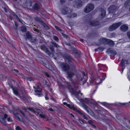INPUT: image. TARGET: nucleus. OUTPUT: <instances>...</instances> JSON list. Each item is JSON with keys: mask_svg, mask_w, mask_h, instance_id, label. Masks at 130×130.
<instances>
[{"mask_svg": "<svg viewBox=\"0 0 130 130\" xmlns=\"http://www.w3.org/2000/svg\"><path fill=\"white\" fill-rule=\"evenodd\" d=\"M28 109L29 110L31 111L32 112H34V113L35 112V110L33 108H28Z\"/></svg>", "mask_w": 130, "mask_h": 130, "instance_id": "ea45409f", "label": "nucleus"}, {"mask_svg": "<svg viewBox=\"0 0 130 130\" xmlns=\"http://www.w3.org/2000/svg\"><path fill=\"white\" fill-rule=\"evenodd\" d=\"M33 3V2H31L30 0H28L26 2L25 4L27 7H30Z\"/></svg>", "mask_w": 130, "mask_h": 130, "instance_id": "412c9836", "label": "nucleus"}, {"mask_svg": "<svg viewBox=\"0 0 130 130\" xmlns=\"http://www.w3.org/2000/svg\"><path fill=\"white\" fill-rule=\"evenodd\" d=\"M127 37L130 39V31H128L127 32Z\"/></svg>", "mask_w": 130, "mask_h": 130, "instance_id": "09e8293b", "label": "nucleus"}, {"mask_svg": "<svg viewBox=\"0 0 130 130\" xmlns=\"http://www.w3.org/2000/svg\"><path fill=\"white\" fill-rule=\"evenodd\" d=\"M7 119L8 121L11 122H12V120L11 119V118L10 117L8 118Z\"/></svg>", "mask_w": 130, "mask_h": 130, "instance_id": "603ef678", "label": "nucleus"}, {"mask_svg": "<svg viewBox=\"0 0 130 130\" xmlns=\"http://www.w3.org/2000/svg\"><path fill=\"white\" fill-rule=\"evenodd\" d=\"M114 42L111 40L108 39L107 41V44H108L111 46H113L114 45Z\"/></svg>", "mask_w": 130, "mask_h": 130, "instance_id": "b1692460", "label": "nucleus"}, {"mask_svg": "<svg viewBox=\"0 0 130 130\" xmlns=\"http://www.w3.org/2000/svg\"><path fill=\"white\" fill-rule=\"evenodd\" d=\"M21 30L22 32H25L26 30V28L24 26H22L21 28Z\"/></svg>", "mask_w": 130, "mask_h": 130, "instance_id": "2f4dec72", "label": "nucleus"}, {"mask_svg": "<svg viewBox=\"0 0 130 130\" xmlns=\"http://www.w3.org/2000/svg\"><path fill=\"white\" fill-rule=\"evenodd\" d=\"M121 30L122 31L126 32L128 30V27L127 25L124 24L120 27Z\"/></svg>", "mask_w": 130, "mask_h": 130, "instance_id": "2eb2a0df", "label": "nucleus"}, {"mask_svg": "<svg viewBox=\"0 0 130 130\" xmlns=\"http://www.w3.org/2000/svg\"><path fill=\"white\" fill-rule=\"evenodd\" d=\"M98 49H99L100 50H103L104 49L103 47H100L98 48Z\"/></svg>", "mask_w": 130, "mask_h": 130, "instance_id": "13d9d810", "label": "nucleus"}, {"mask_svg": "<svg viewBox=\"0 0 130 130\" xmlns=\"http://www.w3.org/2000/svg\"><path fill=\"white\" fill-rule=\"evenodd\" d=\"M86 22L87 24L91 26H95L99 25L100 24V22L98 21H93L91 20V17L90 16L86 17Z\"/></svg>", "mask_w": 130, "mask_h": 130, "instance_id": "f03ea898", "label": "nucleus"}, {"mask_svg": "<svg viewBox=\"0 0 130 130\" xmlns=\"http://www.w3.org/2000/svg\"><path fill=\"white\" fill-rule=\"evenodd\" d=\"M16 117L17 118L18 117H21V116L19 114L17 113L15 115Z\"/></svg>", "mask_w": 130, "mask_h": 130, "instance_id": "4d7b16f0", "label": "nucleus"}, {"mask_svg": "<svg viewBox=\"0 0 130 130\" xmlns=\"http://www.w3.org/2000/svg\"><path fill=\"white\" fill-rule=\"evenodd\" d=\"M75 2L76 7L78 8H79L83 5L82 2L80 0H76L75 1Z\"/></svg>", "mask_w": 130, "mask_h": 130, "instance_id": "ddd939ff", "label": "nucleus"}, {"mask_svg": "<svg viewBox=\"0 0 130 130\" xmlns=\"http://www.w3.org/2000/svg\"><path fill=\"white\" fill-rule=\"evenodd\" d=\"M61 66L62 70L65 72L68 71L70 68L69 66L66 63H62L61 65Z\"/></svg>", "mask_w": 130, "mask_h": 130, "instance_id": "f8f14e48", "label": "nucleus"}, {"mask_svg": "<svg viewBox=\"0 0 130 130\" xmlns=\"http://www.w3.org/2000/svg\"><path fill=\"white\" fill-rule=\"evenodd\" d=\"M79 121L82 124H83L84 123H85L84 122V121L83 120H82V119H79Z\"/></svg>", "mask_w": 130, "mask_h": 130, "instance_id": "58836bf2", "label": "nucleus"}, {"mask_svg": "<svg viewBox=\"0 0 130 130\" xmlns=\"http://www.w3.org/2000/svg\"><path fill=\"white\" fill-rule=\"evenodd\" d=\"M73 69L72 71H69L67 73V78L69 79L73 85L76 84L77 83V82L74 80L72 79V78L75 75V72L76 71V68L75 66H73Z\"/></svg>", "mask_w": 130, "mask_h": 130, "instance_id": "f257e3e1", "label": "nucleus"}, {"mask_svg": "<svg viewBox=\"0 0 130 130\" xmlns=\"http://www.w3.org/2000/svg\"><path fill=\"white\" fill-rule=\"evenodd\" d=\"M35 19L36 21L39 22L41 24L42 23V22H43L41 20L40 18L38 17H36L35 18Z\"/></svg>", "mask_w": 130, "mask_h": 130, "instance_id": "c85d7f7f", "label": "nucleus"}, {"mask_svg": "<svg viewBox=\"0 0 130 130\" xmlns=\"http://www.w3.org/2000/svg\"><path fill=\"white\" fill-rule=\"evenodd\" d=\"M54 39L56 41H58V38L56 36H54Z\"/></svg>", "mask_w": 130, "mask_h": 130, "instance_id": "8fccbe9b", "label": "nucleus"}, {"mask_svg": "<svg viewBox=\"0 0 130 130\" xmlns=\"http://www.w3.org/2000/svg\"><path fill=\"white\" fill-rule=\"evenodd\" d=\"M8 117V115L6 114H5L4 115V117L5 119H6Z\"/></svg>", "mask_w": 130, "mask_h": 130, "instance_id": "338daca9", "label": "nucleus"}, {"mask_svg": "<svg viewBox=\"0 0 130 130\" xmlns=\"http://www.w3.org/2000/svg\"><path fill=\"white\" fill-rule=\"evenodd\" d=\"M12 112L14 114V115H15L16 114V113H17L15 110H13Z\"/></svg>", "mask_w": 130, "mask_h": 130, "instance_id": "774afa93", "label": "nucleus"}, {"mask_svg": "<svg viewBox=\"0 0 130 130\" xmlns=\"http://www.w3.org/2000/svg\"><path fill=\"white\" fill-rule=\"evenodd\" d=\"M73 110L75 111L76 112H77L78 113H79V114H80L81 115H82V114L83 113H82L80 111H79V110L77 109L76 108L74 107H73Z\"/></svg>", "mask_w": 130, "mask_h": 130, "instance_id": "c756f323", "label": "nucleus"}, {"mask_svg": "<svg viewBox=\"0 0 130 130\" xmlns=\"http://www.w3.org/2000/svg\"><path fill=\"white\" fill-rule=\"evenodd\" d=\"M34 88L35 89L34 91L36 92L35 94V95H38V96H40L41 95L42 90L40 88L38 84H36L35 85V86H34Z\"/></svg>", "mask_w": 130, "mask_h": 130, "instance_id": "0eeeda50", "label": "nucleus"}, {"mask_svg": "<svg viewBox=\"0 0 130 130\" xmlns=\"http://www.w3.org/2000/svg\"><path fill=\"white\" fill-rule=\"evenodd\" d=\"M124 6L125 7H127L130 6V0L126 1L124 4Z\"/></svg>", "mask_w": 130, "mask_h": 130, "instance_id": "393cba45", "label": "nucleus"}, {"mask_svg": "<svg viewBox=\"0 0 130 130\" xmlns=\"http://www.w3.org/2000/svg\"><path fill=\"white\" fill-rule=\"evenodd\" d=\"M56 108L57 111L59 113H61L63 111V109L60 106L57 107Z\"/></svg>", "mask_w": 130, "mask_h": 130, "instance_id": "a878e982", "label": "nucleus"}, {"mask_svg": "<svg viewBox=\"0 0 130 130\" xmlns=\"http://www.w3.org/2000/svg\"><path fill=\"white\" fill-rule=\"evenodd\" d=\"M72 50L73 52L75 53L76 54H77L78 53V51L75 48L73 47H71Z\"/></svg>", "mask_w": 130, "mask_h": 130, "instance_id": "473e14b6", "label": "nucleus"}, {"mask_svg": "<svg viewBox=\"0 0 130 130\" xmlns=\"http://www.w3.org/2000/svg\"><path fill=\"white\" fill-rule=\"evenodd\" d=\"M122 24L121 22L113 24L110 26L109 28V30L110 31H112L116 30Z\"/></svg>", "mask_w": 130, "mask_h": 130, "instance_id": "20e7f679", "label": "nucleus"}, {"mask_svg": "<svg viewBox=\"0 0 130 130\" xmlns=\"http://www.w3.org/2000/svg\"><path fill=\"white\" fill-rule=\"evenodd\" d=\"M94 8V5L91 3L88 4L84 9V11L86 13H88L92 10Z\"/></svg>", "mask_w": 130, "mask_h": 130, "instance_id": "39448f33", "label": "nucleus"}, {"mask_svg": "<svg viewBox=\"0 0 130 130\" xmlns=\"http://www.w3.org/2000/svg\"><path fill=\"white\" fill-rule=\"evenodd\" d=\"M12 14L17 19L19 20V18L17 15L14 12H12Z\"/></svg>", "mask_w": 130, "mask_h": 130, "instance_id": "e433bc0d", "label": "nucleus"}, {"mask_svg": "<svg viewBox=\"0 0 130 130\" xmlns=\"http://www.w3.org/2000/svg\"><path fill=\"white\" fill-rule=\"evenodd\" d=\"M17 118L18 120L19 121H22V120H21L20 118V117H17Z\"/></svg>", "mask_w": 130, "mask_h": 130, "instance_id": "69168bd1", "label": "nucleus"}, {"mask_svg": "<svg viewBox=\"0 0 130 130\" xmlns=\"http://www.w3.org/2000/svg\"><path fill=\"white\" fill-rule=\"evenodd\" d=\"M17 109L20 112L21 114L23 112L20 109L18 108H17Z\"/></svg>", "mask_w": 130, "mask_h": 130, "instance_id": "bf43d9fd", "label": "nucleus"}, {"mask_svg": "<svg viewBox=\"0 0 130 130\" xmlns=\"http://www.w3.org/2000/svg\"><path fill=\"white\" fill-rule=\"evenodd\" d=\"M66 1V0H60V2L62 4L65 2Z\"/></svg>", "mask_w": 130, "mask_h": 130, "instance_id": "052dcab7", "label": "nucleus"}, {"mask_svg": "<svg viewBox=\"0 0 130 130\" xmlns=\"http://www.w3.org/2000/svg\"><path fill=\"white\" fill-rule=\"evenodd\" d=\"M0 121L4 125L7 126V125L6 122L5 121L3 117L0 115Z\"/></svg>", "mask_w": 130, "mask_h": 130, "instance_id": "6ab92c4d", "label": "nucleus"}, {"mask_svg": "<svg viewBox=\"0 0 130 130\" xmlns=\"http://www.w3.org/2000/svg\"><path fill=\"white\" fill-rule=\"evenodd\" d=\"M39 116L42 118H45V117L43 115L41 114H40L39 115Z\"/></svg>", "mask_w": 130, "mask_h": 130, "instance_id": "de8ad7c7", "label": "nucleus"}, {"mask_svg": "<svg viewBox=\"0 0 130 130\" xmlns=\"http://www.w3.org/2000/svg\"><path fill=\"white\" fill-rule=\"evenodd\" d=\"M108 9L109 13H112L113 14H116L115 12L118 10V8L115 6L112 5L108 8Z\"/></svg>", "mask_w": 130, "mask_h": 130, "instance_id": "6e6552de", "label": "nucleus"}, {"mask_svg": "<svg viewBox=\"0 0 130 130\" xmlns=\"http://www.w3.org/2000/svg\"><path fill=\"white\" fill-rule=\"evenodd\" d=\"M40 47L41 50L45 51L49 55H50V53L49 51L44 45H42L40 46Z\"/></svg>", "mask_w": 130, "mask_h": 130, "instance_id": "4468645a", "label": "nucleus"}, {"mask_svg": "<svg viewBox=\"0 0 130 130\" xmlns=\"http://www.w3.org/2000/svg\"><path fill=\"white\" fill-rule=\"evenodd\" d=\"M80 74H78L77 76V77L79 80H83V85L85 83L87 80V77L85 76V73L84 72H80Z\"/></svg>", "mask_w": 130, "mask_h": 130, "instance_id": "7ed1b4c3", "label": "nucleus"}, {"mask_svg": "<svg viewBox=\"0 0 130 130\" xmlns=\"http://www.w3.org/2000/svg\"><path fill=\"white\" fill-rule=\"evenodd\" d=\"M12 89L14 93L17 96H19V95L18 93V91L13 88H12Z\"/></svg>", "mask_w": 130, "mask_h": 130, "instance_id": "c9c22d12", "label": "nucleus"}, {"mask_svg": "<svg viewBox=\"0 0 130 130\" xmlns=\"http://www.w3.org/2000/svg\"><path fill=\"white\" fill-rule=\"evenodd\" d=\"M26 79L27 80L30 81H31V80H34L31 77H26Z\"/></svg>", "mask_w": 130, "mask_h": 130, "instance_id": "49530a36", "label": "nucleus"}, {"mask_svg": "<svg viewBox=\"0 0 130 130\" xmlns=\"http://www.w3.org/2000/svg\"><path fill=\"white\" fill-rule=\"evenodd\" d=\"M64 57L69 64L72 66H74V64L72 62V59L70 56L68 54H65L64 55Z\"/></svg>", "mask_w": 130, "mask_h": 130, "instance_id": "9b49d317", "label": "nucleus"}, {"mask_svg": "<svg viewBox=\"0 0 130 130\" xmlns=\"http://www.w3.org/2000/svg\"><path fill=\"white\" fill-rule=\"evenodd\" d=\"M41 110L39 109H36V110H35V113L36 115H40V114H41Z\"/></svg>", "mask_w": 130, "mask_h": 130, "instance_id": "7c9ffc66", "label": "nucleus"}, {"mask_svg": "<svg viewBox=\"0 0 130 130\" xmlns=\"http://www.w3.org/2000/svg\"><path fill=\"white\" fill-rule=\"evenodd\" d=\"M101 104L103 105H104L105 106H106L107 105V103L105 102H103V103H101Z\"/></svg>", "mask_w": 130, "mask_h": 130, "instance_id": "680f3d73", "label": "nucleus"}, {"mask_svg": "<svg viewBox=\"0 0 130 130\" xmlns=\"http://www.w3.org/2000/svg\"><path fill=\"white\" fill-rule=\"evenodd\" d=\"M30 39V41L32 43L35 42L37 40L36 39V38L32 37Z\"/></svg>", "mask_w": 130, "mask_h": 130, "instance_id": "f704fd0d", "label": "nucleus"}, {"mask_svg": "<svg viewBox=\"0 0 130 130\" xmlns=\"http://www.w3.org/2000/svg\"><path fill=\"white\" fill-rule=\"evenodd\" d=\"M100 10L102 12L101 13V18H103L105 15L106 11L105 10H104L102 8L100 9Z\"/></svg>", "mask_w": 130, "mask_h": 130, "instance_id": "aec40b11", "label": "nucleus"}, {"mask_svg": "<svg viewBox=\"0 0 130 130\" xmlns=\"http://www.w3.org/2000/svg\"><path fill=\"white\" fill-rule=\"evenodd\" d=\"M85 100L87 101L88 102V103H92L87 98H86L84 99H81L80 100V101L81 103H85Z\"/></svg>", "mask_w": 130, "mask_h": 130, "instance_id": "bb28decb", "label": "nucleus"}, {"mask_svg": "<svg viewBox=\"0 0 130 130\" xmlns=\"http://www.w3.org/2000/svg\"><path fill=\"white\" fill-rule=\"evenodd\" d=\"M125 62H126V64H128V60L122 59L121 63V65L122 67L125 66Z\"/></svg>", "mask_w": 130, "mask_h": 130, "instance_id": "dca6fc26", "label": "nucleus"}, {"mask_svg": "<svg viewBox=\"0 0 130 130\" xmlns=\"http://www.w3.org/2000/svg\"><path fill=\"white\" fill-rule=\"evenodd\" d=\"M121 104L124 105H126V106H128V103H121Z\"/></svg>", "mask_w": 130, "mask_h": 130, "instance_id": "864d4df0", "label": "nucleus"}, {"mask_svg": "<svg viewBox=\"0 0 130 130\" xmlns=\"http://www.w3.org/2000/svg\"><path fill=\"white\" fill-rule=\"evenodd\" d=\"M33 30L34 31L37 32L38 33H39L40 34H41V32L39 31V30H38L37 29L35 28H34L33 29Z\"/></svg>", "mask_w": 130, "mask_h": 130, "instance_id": "37998d69", "label": "nucleus"}, {"mask_svg": "<svg viewBox=\"0 0 130 130\" xmlns=\"http://www.w3.org/2000/svg\"><path fill=\"white\" fill-rule=\"evenodd\" d=\"M68 87L70 91L73 95H76L79 93L81 94V95H82V94L80 93V90H79L78 92L76 91L75 89L71 87L70 84L69 83H68Z\"/></svg>", "mask_w": 130, "mask_h": 130, "instance_id": "423d86ee", "label": "nucleus"}, {"mask_svg": "<svg viewBox=\"0 0 130 130\" xmlns=\"http://www.w3.org/2000/svg\"><path fill=\"white\" fill-rule=\"evenodd\" d=\"M61 34L65 38H68V36L67 35H65V34H63L62 32H61Z\"/></svg>", "mask_w": 130, "mask_h": 130, "instance_id": "a19ab883", "label": "nucleus"}, {"mask_svg": "<svg viewBox=\"0 0 130 130\" xmlns=\"http://www.w3.org/2000/svg\"><path fill=\"white\" fill-rule=\"evenodd\" d=\"M65 42V44L66 45H68V46H70L71 45V44L70 43L67 42Z\"/></svg>", "mask_w": 130, "mask_h": 130, "instance_id": "3c124183", "label": "nucleus"}, {"mask_svg": "<svg viewBox=\"0 0 130 130\" xmlns=\"http://www.w3.org/2000/svg\"><path fill=\"white\" fill-rule=\"evenodd\" d=\"M22 114L23 115V116H24V117L26 119H27V117L25 115V114L24 113V112L22 113Z\"/></svg>", "mask_w": 130, "mask_h": 130, "instance_id": "5fc2aeb1", "label": "nucleus"}, {"mask_svg": "<svg viewBox=\"0 0 130 130\" xmlns=\"http://www.w3.org/2000/svg\"><path fill=\"white\" fill-rule=\"evenodd\" d=\"M108 40V39L105 38H102L99 41L101 44H107Z\"/></svg>", "mask_w": 130, "mask_h": 130, "instance_id": "a211bd4d", "label": "nucleus"}, {"mask_svg": "<svg viewBox=\"0 0 130 130\" xmlns=\"http://www.w3.org/2000/svg\"><path fill=\"white\" fill-rule=\"evenodd\" d=\"M72 11L69 7L66 6L64 7L61 10L62 13L64 15L70 14Z\"/></svg>", "mask_w": 130, "mask_h": 130, "instance_id": "1a4fd4ad", "label": "nucleus"}, {"mask_svg": "<svg viewBox=\"0 0 130 130\" xmlns=\"http://www.w3.org/2000/svg\"><path fill=\"white\" fill-rule=\"evenodd\" d=\"M55 28L57 30L61 31V32H62V30L60 29L57 26H55Z\"/></svg>", "mask_w": 130, "mask_h": 130, "instance_id": "4c0bfd02", "label": "nucleus"}, {"mask_svg": "<svg viewBox=\"0 0 130 130\" xmlns=\"http://www.w3.org/2000/svg\"><path fill=\"white\" fill-rule=\"evenodd\" d=\"M26 36H27V38L28 39H30L32 37L30 34L28 32L26 33Z\"/></svg>", "mask_w": 130, "mask_h": 130, "instance_id": "72a5a7b5", "label": "nucleus"}, {"mask_svg": "<svg viewBox=\"0 0 130 130\" xmlns=\"http://www.w3.org/2000/svg\"><path fill=\"white\" fill-rule=\"evenodd\" d=\"M106 52L109 53L113 54L114 55H116L117 54V52L115 51L110 48L107 49Z\"/></svg>", "mask_w": 130, "mask_h": 130, "instance_id": "f3484780", "label": "nucleus"}, {"mask_svg": "<svg viewBox=\"0 0 130 130\" xmlns=\"http://www.w3.org/2000/svg\"><path fill=\"white\" fill-rule=\"evenodd\" d=\"M82 115L83 116V118L84 119H86V120H88V118L86 116V115H85L84 113H83L82 114Z\"/></svg>", "mask_w": 130, "mask_h": 130, "instance_id": "79ce46f5", "label": "nucleus"}, {"mask_svg": "<svg viewBox=\"0 0 130 130\" xmlns=\"http://www.w3.org/2000/svg\"><path fill=\"white\" fill-rule=\"evenodd\" d=\"M88 123H89V124H92L93 123V122L92 121L90 120H89L88 122Z\"/></svg>", "mask_w": 130, "mask_h": 130, "instance_id": "e2e57ef3", "label": "nucleus"}, {"mask_svg": "<svg viewBox=\"0 0 130 130\" xmlns=\"http://www.w3.org/2000/svg\"><path fill=\"white\" fill-rule=\"evenodd\" d=\"M82 106L88 112L90 113V115L94 117H96L95 115L93 112L91 111L89 112V110H90V109L86 105L83 103H82Z\"/></svg>", "mask_w": 130, "mask_h": 130, "instance_id": "9d476101", "label": "nucleus"}, {"mask_svg": "<svg viewBox=\"0 0 130 130\" xmlns=\"http://www.w3.org/2000/svg\"><path fill=\"white\" fill-rule=\"evenodd\" d=\"M41 24L43 25L44 28L47 29H50L49 27L47 26V25L45 23L43 22H42Z\"/></svg>", "mask_w": 130, "mask_h": 130, "instance_id": "cd10ccee", "label": "nucleus"}, {"mask_svg": "<svg viewBox=\"0 0 130 130\" xmlns=\"http://www.w3.org/2000/svg\"><path fill=\"white\" fill-rule=\"evenodd\" d=\"M15 129L16 130H22V129L18 126L16 127Z\"/></svg>", "mask_w": 130, "mask_h": 130, "instance_id": "c03bdc74", "label": "nucleus"}, {"mask_svg": "<svg viewBox=\"0 0 130 130\" xmlns=\"http://www.w3.org/2000/svg\"><path fill=\"white\" fill-rule=\"evenodd\" d=\"M34 6L32 7V8L35 10H37L39 9L40 8V6L39 5L37 4H35L34 3L33 4Z\"/></svg>", "mask_w": 130, "mask_h": 130, "instance_id": "4be33fe9", "label": "nucleus"}, {"mask_svg": "<svg viewBox=\"0 0 130 130\" xmlns=\"http://www.w3.org/2000/svg\"><path fill=\"white\" fill-rule=\"evenodd\" d=\"M67 106H68L69 108H71L72 109H73V107H72L71 105L69 104H68L67 105Z\"/></svg>", "mask_w": 130, "mask_h": 130, "instance_id": "0e129e2a", "label": "nucleus"}, {"mask_svg": "<svg viewBox=\"0 0 130 130\" xmlns=\"http://www.w3.org/2000/svg\"><path fill=\"white\" fill-rule=\"evenodd\" d=\"M52 44H53L54 46H55L56 47H59V45L55 43H53Z\"/></svg>", "mask_w": 130, "mask_h": 130, "instance_id": "a18cd8bd", "label": "nucleus"}, {"mask_svg": "<svg viewBox=\"0 0 130 130\" xmlns=\"http://www.w3.org/2000/svg\"><path fill=\"white\" fill-rule=\"evenodd\" d=\"M50 48L52 51L53 52L54 51V48L53 47L50 46Z\"/></svg>", "mask_w": 130, "mask_h": 130, "instance_id": "6e6d98bb", "label": "nucleus"}, {"mask_svg": "<svg viewBox=\"0 0 130 130\" xmlns=\"http://www.w3.org/2000/svg\"><path fill=\"white\" fill-rule=\"evenodd\" d=\"M69 14L67 15V17L70 18H72L75 17L77 16V14L74 13H71V12L70 14Z\"/></svg>", "mask_w": 130, "mask_h": 130, "instance_id": "5701e85b", "label": "nucleus"}]
</instances>
